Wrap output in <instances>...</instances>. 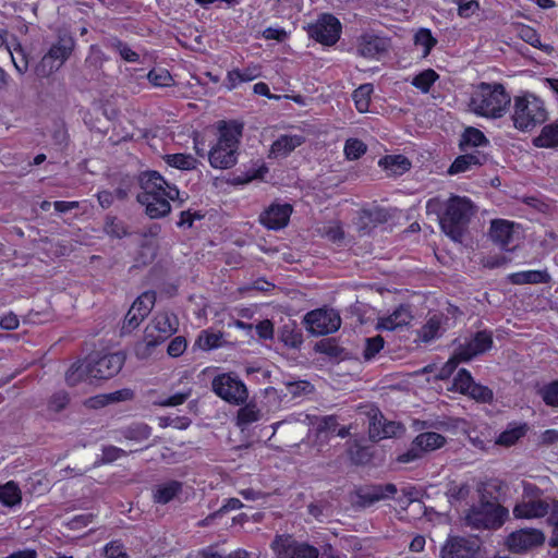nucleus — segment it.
Returning a JSON list of instances; mask_svg holds the SVG:
<instances>
[{"instance_id": "nucleus-58", "label": "nucleus", "mask_w": 558, "mask_h": 558, "mask_svg": "<svg viewBox=\"0 0 558 558\" xmlns=\"http://www.w3.org/2000/svg\"><path fill=\"white\" fill-rule=\"evenodd\" d=\"M105 556H106V558H128L129 557L124 546L118 541H113L106 545Z\"/></svg>"}, {"instance_id": "nucleus-54", "label": "nucleus", "mask_w": 558, "mask_h": 558, "mask_svg": "<svg viewBox=\"0 0 558 558\" xmlns=\"http://www.w3.org/2000/svg\"><path fill=\"white\" fill-rule=\"evenodd\" d=\"M384 348V339L380 336L366 339L364 359L372 360Z\"/></svg>"}, {"instance_id": "nucleus-8", "label": "nucleus", "mask_w": 558, "mask_h": 558, "mask_svg": "<svg viewBox=\"0 0 558 558\" xmlns=\"http://www.w3.org/2000/svg\"><path fill=\"white\" fill-rule=\"evenodd\" d=\"M213 391L230 404L242 405L248 398L245 384L231 373L217 375L211 383Z\"/></svg>"}, {"instance_id": "nucleus-34", "label": "nucleus", "mask_w": 558, "mask_h": 558, "mask_svg": "<svg viewBox=\"0 0 558 558\" xmlns=\"http://www.w3.org/2000/svg\"><path fill=\"white\" fill-rule=\"evenodd\" d=\"M509 280L514 284L547 283L550 276L546 270H523L509 275Z\"/></svg>"}, {"instance_id": "nucleus-12", "label": "nucleus", "mask_w": 558, "mask_h": 558, "mask_svg": "<svg viewBox=\"0 0 558 558\" xmlns=\"http://www.w3.org/2000/svg\"><path fill=\"white\" fill-rule=\"evenodd\" d=\"M307 32L316 41L331 46L340 38L341 24L333 15L323 14L315 23L308 25Z\"/></svg>"}, {"instance_id": "nucleus-56", "label": "nucleus", "mask_w": 558, "mask_h": 558, "mask_svg": "<svg viewBox=\"0 0 558 558\" xmlns=\"http://www.w3.org/2000/svg\"><path fill=\"white\" fill-rule=\"evenodd\" d=\"M446 205L440 198L434 197L427 201L426 203V213L428 215H435L437 220L440 222L441 217H444V213L446 210Z\"/></svg>"}, {"instance_id": "nucleus-22", "label": "nucleus", "mask_w": 558, "mask_h": 558, "mask_svg": "<svg viewBox=\"0 0 558 558\" xmlns=\"http://www.w3.org/2000/svg\"><path fill=\"white\" fill-rule=\"evenodd\" d=\"M549 512V504L541 498L522 499L513 508V515L517 519H539Z\"/></svg>"}, {"instance_id": "nucleus-31", "label": "nucleus", "mask_w": 558, "mask_h": 558, "mask_svg": "<svg viewBox=\"0 0 558 558\" xmlns=\"http://www.w3.org/2000/svg\"><path fill=\"white\" fill-rule=\"evenodd\" d=\"M23 493L19 484L9 481L0 484V504L7 508H15L22 504Z\"/></svg>"}, {"instance_id": "nucleus-27", "label": "nucleus", "mask_w": 558, "mask_h": 558, "mask_svg": "<svg viewBox=\"0 0 558 558\" xmlns=\"http://www.w3.org/2000/svg\"><path fill=\"white\" fill-rule=\"evenodd\" d=\"M529 432V425L524 422H511L506 429L501 432L495 440V444L501 447H511L523 438Z\"/></svg>"}, {"instance_id": "nucleus-5", "label": "nucleus", "mask_w": 558, "mask_h": 558, "mask_svg": "<svg viewBox=\"0 0 558 558\" xmlns=\"http://www.w3.org/2000/svg\"><path fill=\"white\" fill-rule=\"evenodd\" d=\"M473 214L474 206L468 197L452 196L447 202L444 217L440 219L441 230L453 241H460L464 227Z\"/></svg>"}, {"instance_id": "nucleus-57", "label": "nucleus", "mask_w": 558, "mask_h": 558, "mask_svg": "<svg viewBox=\"0 0 558 558\" xmlns=\"http://www.w3.org/2000/svg\"><path fill=\"white\" fill-rule=\"evenodd\" d=\"M124 456H126V452L123 449L108 446L102 449L100 461L101 463H111Z\"/></svg>"}, {"instance_id": "nucleus-43", "label": "nucleus", "mask_w": 558, "mask_h": 558, "mask_svg": "<svg viewBox=\"0 0 558 558\" xmlns=\"http://www.w3.org/2000/svg\"><path fill=\"white\" fill-rule=\"evenodd\" d=\"M7 47L9 50V53L11 56V60L16 69V71L21 74L26 72L28 66V61L26 59L25 52L20 44H15L12 46L11 44L7 43Z\"/></svg>"}, {"instance_id": "nucleus-7", "label": "nucleus", "mask_w": 558, "mask_h": 558, "mask_svg": "<svg viewBox=\"0 0 558 558\" xmlns=\"http://www.w3.org/2000/svg\"><path fill=\"white\" fill-rule=\"evenodd\" d=\"M509 511L507 508L493 501L481 500L473 506L465 515L468 525L475 529H498L507 519Z\"/></svg>"}, {"instance_id": "nucleus-6", "label": "nucleus", "mask_w": 558, "mask_h": 558, "mask_svg": "<svg viewBox=\"0 0 558 558\" xmlns=\"http://www.w3.org/2000/svg\"><path fill=\"white\" fill-rule=\"evenodd\" d=\"M179 322L170 313L157 314L145 330L144 342L136 348V355L141 359L150 354V350L178 330Z\"/></svg>"}, {"instance_id": "nucleus-28", "label": "nucleus", "mask_w": 558, "mask_h": 558, "mask_svg": "<svg viewBox=\"0 0 558 558\" xmlns=\"http://www.w3.org/2000/svg\"><path fill=\"white\" fill-rule=\"evenodd\" d=\"M396 493L397 488L393 484L377 485L361 489L359 498L363 506H369L381 499L392 497Z\"/></svg>"}, {"instance_id": "nucleus-26", "label": "nucleus", "mask_w": 558, "mask_h": 558, "mask_svg": "<svg viewBox=\"0 0 558 558\" xmlns=\"http://www.w3.org/2000/svg\"><path fill=\"white\" fill-rule=\"evenodd\" d=\"M305 142L303 134H283L279 136L271 145L269 150L270 158H283L291 154L295 148Z\"/></svg>"}, {"instance_id": "nucleus-61", "label": "nucleus", "mask_w": 558, "mask_h": 558, "mask_svg": "<svg viewBox=\"0 0 558 558\" xmlns=\"http://www.w3.org/2000/svg\"><path fill=\"white\" fill-rule=\"evenodd\" d=\"M94 515L92 513H83L74 515L69 522L68 525L71 530H80L87 526L92 523Z\"/></svg>"}, {"instance_id": "nucleus-14", "label": "nucleus", "mask_w": 558, "mask_h": 558, "mask_svg": "<svg viewBox=\"0 0 558 558\" xmlns=\"http://www.w3.org/2000/svg\"><path fill=\"white\" fill-rule=\"evenodd\" d=\"M74 41L69 36L59 37L58 41L53 44L48 52L43 57L40 69L44 73H51L58 70L70 57Z\"/></svg>"}, {"instance_id": "nucleus-10", "label": "nucleus", "mask_w": 558, "mask_h": 558, "mask_svg": "<svg viewBox=\"0 0 558 558\" xmlns=\"http://www.w3.org/2000/svg\"><path fill=\"white\" fill-rule=\"evenodd\" d=\"M304 323L312 335L324 336L337 331L341 326V318L335 310L318 308L307 313Z\"/></svg>"}, {"instance_id": "nucleus-51", "label": "nucleus", "mask_w": 558, "mask_h": 558, "mask_svg": "<svg viewBox=\"0 0 558 558\" xmlns=\"http://www.w3.org/2000/svg\"><path fill=\"white\" fill-rule=\"evenodd\" d=\"M539 393L547 405L558 407V381L544 386Z\"/></svg>"}, {"instance_id": "nucleus-18", "label": "nucleus", "mask_w": 558, "mask_h": 558, "mask_svg": "<svg viewBox=\"0 0 558 558\" xmlns=\"http://www.w3.org/2000/svg\"><path fill=\"white\" fill-rule=\"evenodd\" d=\"M489 233L492 240L507 251L518 245L521 235L518 225L504 219L493 220Z\"/></svg>"}, {"instance_id": "nucleus-15", "label": "nucleus", "mask_w": 558, "mask_h": 558, "mask_svg": "<svg viewBox=\"0 0 558 558\" xmlns=\"http://www.w3.org/2000/svg\"><path fill=\"white\" fill-rule=\"evenodd\" d=\"M446 444V438L435 432L422 433L415 437L411 449L399 456L398 460L402 463L411 462L420 457L421 452L433 451L441 448Z\"/></svg>"}, {"instance_id": "nucleus-32", "label": "nucleus", "mask_w": 558, "mask_h": 558, "mask_svg": "<svg viewBox=\"0 0 558 558\" xmlns=\"http://www.w3.org/2000/svg\"><path fill=\"white\" fill-rule=\"evenodd\" d=\"M65 379L71 386H75L82 381H92L94 378L92 377L87 357L73 363L65 374Z\"/></svg>"}, {"instance_id": "nucleus-62", "label": "nucleus", "mask_w": 558, "mask_h": 558, "mask_svg": "<svg viewBox=\"0 0 558 558\" xmlns=\"http://www.w3.org/2000/svg\"><path fill=\"white\" fill-rule=\"evenodd\" d=\"M108 403H117L121 401L131 400L134 396L133 391L129 388H123L113 392L106 393Z\"/></svg>"}, {"instance_id": "nucleus-19", "label": "nucleus", "mask_w": 558, "mask_h": 558, "mask_svg": "<svg viewBox=\"0 0 558 558\" xmlns=\"http://www.w3.org/2000/svg\"><path fill=\"white\" fill-rule=\"evenodd\" d=\"M156 302V294L153 291L142 293L129 310L123 329L131 331L138 327L141 322L150 313Z\"/></svg>"}, {"instance_id": "nucleus-49", "label": "nucleus", "mask_w": 558, "mask_h": 558, "mask_svg": "<svg viewBox=\"0 0 558 558\" xmlns=\"http://www.w3.org/2000/svg\"><path fill=\"white\" fill-rule=\"evenodd\" d=\"M460 359L457 357V352L434 374L435 379H448L457 369Z\"/></svg>"}, {"instance_id": "nucleus-17", "label": "nucleus", "mask_w": 558, "mask_h": 558, "mask_svg": "<svg viewBox=\"0 0 558 558\" xmlns=\"http://www.w3.org/2000/svg\"><path fill=\"white\" fill-rule=\"evenodd\" d=\"M493 345V339L490 333L486 331H480L464 341H459L454 351L457 357L460 361L469 362L478 354H483L488 351Z\"/></svg>"}, {"instance_id": "nucleus-53", "label": "nucleus", "mask_w": 558, "mask_h": 558, "mask_svg": "<svg viewBox=\"0 0 558 558\" xmlns=\"http://www.w3.org/2000/svg\"><path fill=\"white\" fill-rule=\"evenodd\" d=\"M151 429L146 424H136L131 427H129L124 435H126L128 438L134 439V440H144L147 439L150 436Z\"/></svg>"}, {"instance_id": "nucleus-52", "label": "nucleus", "mask_w": 558, "mask_h": 558, "mask_svg": "<svg viewBox=\"0 0 558 558\" xmlns=\"http://www.w3.org/2000/svg\"><path fill=\"white\" fill-rule=\"evenodd\" d=\"M111 46L119 52L121 58L128 62H136L140 59L137 52L132 50L126 44L122 43L119 39H113L111 41Z\"/></svg>"}, {"instance_id": "nucleus-25", "label": "nucleus", "mask_w": 558, "mask_h": 558, "mask_svg": "<svg viewBox=\"0 0 558 558\" xmlns=\"http://www.w3.org/2000/svg\"><path fill=\"white\" fill-rule=\"evenodd\" d=\"M262 75V66L251 63L244 69H233L228 71L225 86L228 90L235 89L241 83L252 82Z\"/></svg>"}, {"instance_id": "nucleus-48", "label": "nucleus", "mask_w": 558, "mask_h": 558, "mask_svg": "<svg viewBox=\"0 0 558 558\" xmlns=\"http://www.w3.org/2000/svg\"><path fill=\"white\" fill-rule=\"evenodd\" d=\"M466 396L476 400L477 402L487 403L493 400L494 393L488 387L473 381Z\"/></svg>"}, {"instance_id": "nucleus-59", "label": "nucleus", "mask_w": 558, "mask_h": 558, "mask_svg": "<svg viewBox=\"0 0 558 558\" xmlns=\"http://www.w3.org/2000/svg\"><path fill=\"white\" fill-rule=\"evenodd\" d=\"M187 343L185 338L179 336L173 338L168 345V354L173 357H178L184 353Z\"/></svg>"}, {"instance_id": "nucleus-63", "label": "nucleus", "mask_w": 558, "mask_h": 558, "mask_svg": "<svg viewBox=\"0 0 558 558\" xmlns=\"http://www.w3.org/2000/svg\"><path fill=\"white\" fill-rule=\"evenodd\" d=\"M106 232L116 238H122L128 234L125 227L120 221L112 219L105 227Z\"/></svg>"}, {"instance_id": "nucleus-40", "label": "nucleus", "mask_w": 558, "mask_h": 558, "mask_svg": "<svg viewBox=\"0 0 558 558\" xmlns=\"http://www.w3.org/2000/svg\"><path fill=\"white\" fill-rule=\"evenodd\" d=\"M436 44L437 39L428 28H420L414 35V45L422 49L423 58H426L430 53Z\"/></svg>"}, {"instance_id": "nucleus-42", "label": "nucleus", "mask_w": 558, "mask_h": 558, "mask_svg": "<svg viewBox=\"0 0 558 558\" xmlns=\"http://www.w3.org/2000/svg\"><path fill=\"white\" fill-rule=\"evenodd\" d=\"M441 328V319L437 315H433L420 330V339L423 342H429L438 337Z\"/></svg>"}, {"instance_id": "nucleus-4", "label": "nucleus", "mask_w": 558, "mask_h": 558, "mask_svg": "<svg viewBox=\"0 0 558 558\" xmlns=\"http://www.w3.org/2000/svg\"><path fill=\"white\" fill-rule=\"evenodd\" d=\"M241 131L238 126L223 123L219 136L208 153V160L215 169H229L236 163Z\"/></svg>"}, {"instance_id": "nucleus-13", "label": "nucleus", "mask_w": 558, "mask_h": 558, "mask_svg": "<svg viewBox=\"0 0 558 558\" xmlns=\"http://www.w3.org/2000/svg\"><path fill=\"white\" fill-rule=\"evenodd\" d=\"M389 47V39L374 32L361 34L355 41L356 54L368 60H379Z\"/></svg>"}, {"instance_id": "nucleus-29", "label": "nucleus", "mask_w": 558, "mask_h": 558, "mask_svg": "<svg viewBox=\"0 0 558 558\" xmlns=\"http://www.w3.org/2000/svg\"><path fill=\"white\" fill-rule=\"evenodd\" d=\"M182 490V483L168 481L159 483L153 488V500L156 504L166 505L173 500Z\"/></svg>"}, {"instance_id": "nucleus-2", "label": "nucleus", "mask_w": 558, "mask_h": 558, "mask_svg": "<svg viewBox=\"0 0 558 558\" xmlns=\"http://www.w3.org/2000/svg\"><path fill=\"white\" fill-rule=\"evenodd\" d=\"M511 102L510 94L499 83L478 84L470 99L471 111L488 119L504 117Z\"/></svg>"}, {"instance_id": "nucleus-55", "label": "nucleus", "mask_w": 558, "mask_h": 558, "mask_svg": "<svg viewBox=\"0 0 558 558\" xmlns=\"http://www.w3.org/2000/svg\"><path fill=\"white\" fill-rule=\"evenodd\" d=\"M287 388H288L289 393L292 395L293 397L308 395L313 391L312 384L306 380L289 383L287 385Z\"/></svg>"}, {"instance_id": "nucleus-21", "label": "nucleus", "mask_w": 558, "mask_h": 558, "mask_svg": "<svg viewBox=\"0 0 558 558\" xmlns=\"http://www.w3.org/2000/svg\"><path fill=\"white\" fill-rule=\"evenodd\" d=\"M478 547L477 538L450 537L441 549V558H473Z\"/></svg>"}, {"instance_id": "nucleus-24", "label": "nucleus", "mask_w": 558, "mask_h": 558, "mask_svg": "<svg viewBox=\"0 0 558 558\" xmlns=\"http://www.w3.org/2000/svg\"><path fill=\"white\" fill-rule=\"evenodd\" d=\"M403 430L401 424L387 421L381 414H375L369 423V436L374 440L393 437L402 434Z\"/></svg>"}, {"instance_id": "nucleus-16", "label": "nucleus", "mask_w": 558, "mask_h": 558, "mask_svg": "<svg viewBox=\"0 0 558 558\" xmlns=\"http://www.w3.org/2000/svg\"><path fill=\"white\" fill-rule=\"evenodd\" d=\"M545 534L537 529H521L512 532L506 541L508 549L512 553H524L543 545Z\"/></svg>"}, {"instance_id": "nucleus-44", "label": "nucleus", "mask_w": 558, "mask_h": 558, "mask_svg": "<svg viewBox=\"0 0 558 558\" xmlns=\"http://www.w3.org/2000/svg\"><path fill=\"white\" fill-rule=\"evenodd\" d=\"M221 338L222 335L220 332L204 330L199 333L196 345L202 350L216 349L220 347Z\"/></svg>"}, {"instance_id": "nucleus-20", "label": "nucleus", "mask_w": 558, "mask_h": 558, "mask_svg": "<svg viewBox=\"0 0 558 558\" xmlns=\"http://www.w3.org/2000/svg\"><path fill=\"white\" fill-rule=\"evenodd\" d=\"M292 214V206L287 203H272L259 216L260 223L270 230L284 228Z\"/></svg>"}, {"instance_id": "nucleus-3", "label": "nucleus", "mask_w": 558, "mask_h": 558, "mask_svg": "<svg viewBox=\"0 0 558 558\" xmlns=\"http://www.w3.org/2000/svg\"><path fill=\"white\" fill-rule=\"evenodd\" d=\"M544 101L532 93L515 96L511 120L514 129L520 132H531L547 120Z\"/></svg>"}, {"instance_id": "nucleus-60", "label": "nucleus", "mask_w": 558, "mask_h": 558, "mask_svg": "<svg viewBox=\"0 0 558 558\" xmlns=\"http://www.w3.org/2000/svg\"><path fill=\"white\" fill-rule=\"evenodd\" d=\"M520 37L533 47L541 46V38L538 34L530 26H522L520 28Z\"/></svg>"}, {"instance_id": "nucleus-41", "label": "nucleus", "mask_w": 558, "mask_h": 558, "mask_svg": "<svg viewBox=\"0 0 558 558\" xmlns=\"http://www.w3.org/2000/svg\"><path fill=\"white\" fill-rule=\"evenodd\" d=\"M260 418V410L253 403H246L238 411L236 424L240 427H244L248 424L257 422Z\"/></svg>"}, {"instance_id": "nucleus-35", "label": "nucleus", "mask_w": 558, "mask_h": 558, "mask_svg": "<svg viewBox=\"0 0 558 558\" xmlns=\"http://www.w3.org/2000/svg\"><path fill=\"white\" fill-rule=\"evenodd\" d=\"M483 160L484 156L481 154H464L456 158L448 172L449 174L465 172L472 169V167L481 165Z\"/></svg>"}, {"instance_id": "nucleus-50", "label": "nucleus", "mask_w": 558, "mask_h": 558, "mask_svg": "<svg viewBox=\"0 0 558 558\" xmlns=\"http://www.w3.org/2000/svg\"><path fill=\"white\" fill-rule=\"evenodd\" d=\"M318 434L335 435L337 433V420L333 416H324L316 418L314 423Z\"/></svg>"}, {"instance_id": "nucleus-38", "label": "nucleus", "mask_w": 558, "mask_h": 558, "mask_svg": "<svg viewBox=\"0 0 558 558\" xmlns=\"http://www.w3.org/2000/svg\"><path fill=\"white\" fill-rule=\"evenodd\" d=\"M374 92V87L372 84H362L359 86L352 94V98L355 105V108L359 112L364 113L369 110L371 105V96Z\"/></svg>"}, {"instance_id": "nucleus-64", "label": "nucleus", "mask_w": 558, "mask_h": 558, "mask_svg": "<svg viewBox=\"0 0 558 558\" xmlns=\"http://www.w3.org/2000/svg\"><path fill=\"white\" fill-rule=\"evenodd\" d=\"M69 402V397L65 392L61 391V392H57L56 395L52 396L50 402H49V408L52 410V411H61L62 409L65 408V405L68 404Z\"/></svg>"}, {"instance_id": "nucleus-47", "label": "nucleus", "mask_w": 558, "mask_h": 558, "mask_svg": "<svg viewBox=\"0 0 558 558\" xmlns=\"http://www.w3.org/2000/svg\"><path fill=\"white\" fill-rule=\"evenodd\" d=\"M147 78L156 87L170 86L173 82L172 76L166 69H154L149 71Z\"/></svg>"}, {"instance_id": "nucleus-45", "label": "nucleus", "mask_w": 558, "mask_h": 558, "mask_svg": "<svg viewBox=\"0 0 558 558\" xmlns=\"http://www.w3.org/2000/svg\"><path fill=\"white\" fill-rule=\"evenodd\" d=\"M473 377L470 372L462 368L458 371L456 376L453 377L452 386L450 390L457 391L462 395H466L470 391L471 385L473 384Z\"/></svg>"}, {"instance_id": "nucleus-39", "label": "nucleus", "mask_w": 558, "mask_h": 558, "mask_svg": "<svg viewBox=\"0 0 558 558\" xmlns=\"http://www.w3.org/2000/svg\"><path fill=\"white\" fill-rule=\"evenodd\" d=\"M439 78V75L433 69H426L418 74L414 75L411 83L412 85L426 94L430 90L432 86Z\"/></svg>"}, {"instance_id": "nucleus-1", "label": "nucleus", "mask_w": 558, "mask_h": 558, "mask_svg": "<svg viewBox=\"0 0 558 558\" xmlns=\"http://www.w3.org/2000/svg\"><path fill=\"white\" fill-rule=\"evenodd\" d=\"M179 195L175 185L168 183L158 172L149 171L142 177V192L137 199L150 218L158 219L170 213V202L179 198Z\"/></svg>"}, {"instance_id": "nucleus-37", "label": "nucleus", "mask_w": 558, "mask_h": 558, "mask_svg": "<svg viewBox=\"0 0 558 558\" xmlns=\"http://www.w3.org/2000/svg\"><path fill=\"white\" fill-rule=\"evenodd\" d=\"M488 144L484 133L475 128H468L462 134L460 146L466 151L469 148L481 147Z\"/></svg>"}, {"instance_id": "nucleus-33", "label": "nucleus", "mask_w": 558, "mask_h": 558, "mask_svg": "<svg viewBox=\"0 0 558 558\" xmlns=\"http://www.w3.org/2000/svg\"><path fill=\"white\" fill-rule=\"evenodd\" d=\"M533 145L539 148H555L558 146V121L546 124L541 133L533 140Z\"/></svg>"}, {"instance_id": "nucleus-36", "label": "nucleus", "mask_w": 558, "mask_h": 558, "mask_svg": "<svg viewBox=\"0 0 558 558\" xmlns=\"http://www.w3.org/2000/svg\"><path fill=\"white\" fill-rule=\"evenodd\" d=\"M165 162L172 168L190 171L197 167L198 160L190 154H169L163 157Z\"/></svg>"}, {"instance_id": "nucleus-30", "label": "nucleus", "mask_w": 558, "mask_h": 558, "mask_svg": "<svg viewBox=\"0 0 558 558\" xmlns=\"http://www.w3.org/2000/svg\"><path fill=\"white\" fill-rule=\"evenodd\" d=\"M378 165L393 177L402 175L411 168L410 160L403 155H387L379 159Z\"/></svg>"}, {"instance_id": "nucleus-11", "label": "nucleus", "mask_w": 558, "mask_h": 558, "mask_svg": "<svg viewBox=\"0 0 558 558\" xmlns=\"http://www.w3.org/2000/svg\"><path fill=\"white\" fill-rule=\"evenodd\" d=\"M87 361L93 378L108 379L121 371L125 362V355L122 352L105 354L102 356L89 355Z\"/></svg>"}, {"instance_id": "nucleus-46", "label": "nucleus", "mask_w": 558, "mask_h": 558, "mask_svg": "<svg viewBox=\"0 0 558 558\" xmlns=\"http://www.w3.org/2000/svg\"><path fill=\"white\" fill-rule=\"evenodd\" d=\"M366 145L357 138H349L344 144V155L349 160H356L366 153Z\"/></svg>"}, {"instance_id": "nucleus-23", "label": "nucleus", "mask_w": 558, "mask_h": 558, "mask_svg": "<svg viewBox=\"0 0 558 558\" xmlns=\"http://www.w3.org/2000/svg\"><path fill=\"white\" fill-rule=\"evenodd\" d=\"M413 316L408 306L400 305L391 314L378 318V330L395 331L410 324Z\"/></svg>"}, {"instance_id": "nucleus-9", "label": "nucleus", "mask_w": 558, "mask_h": 558, "mask_svg": "<svg viewBox=\"0 0 558 558\" xmlns=\"http://www.w3.org/2000/svg\"><path fill=\"white\" fill-rule=\"evenodd\" d=\"M270 547L277 558H318L319 555L317 547L290 534L276 535Z\"/></svg>"}]
</instances>
